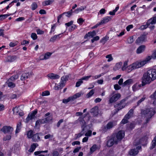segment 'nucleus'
<instances>
[{
    "instance_id": "obj_1",
    "label": "nucleus",
    "mask_w": 156,
    "mask_h": 156,
    "mask_svg": "<svg viewBox=\"0 0 156 156\" xmlns=\"http://www.w3.org/2000/svg\"><path fill=\"white\" fill-rule=\"evenodd\" d=\"M151 59V57L148 56L143 60L136 61L128 66V61H125L124 62L122 66V71H124L126 69L128 73H129L133 70L140 68L143 66L148 63Z\"/></svg>"
},
{
    "instance_id": "obj_2",
    "label": "nucleus",
    "mask_w": 156,
    "mask_h": 156,
    "mask_svg": "<svg viewBox=\"0 0 156 156\" xmlns=\"http://www.w3.org/2000/svg\"><path fill=\"white\" fill-rule=\"evenodd\" d=\"M143 83H149L152 81L156 79V69H151L144 73L142 77Z\"/></svg>"
},
{
    "instance_id": "obj_3",
    "label": "nucleus",
    "mask_w": 156,
    "mask_h": 156,
    "mask_svg": "<svg viewBox=\"0 0 156 156\" xmlns=\"http://www.w3.org/2000/svg\"><path fill=\"white\" fill-rule=\"evenodd\" d=\"M115 92H113L110 94L108 100V103L112 104L116 101L121 96V94L119 93L114 94Z\"/></svg>"
},
{
    "instance_id": "obj_4",
    "label": "nucleus",
    "mask_w": 156,
    "mask_h": 156,
    "mask_svg": "<svg viewBox=\"0 0 156 156\" xmlns=\"http://www.w3.org/2000/svg\"><path fill=\"white\" fill-rule=\"evenodd\" d=\"M156 112L152 108H147L142 112L143 115L149 118H151Z\"/></svg>"
},
{
    "instance_id": "obj_5",
    "label": "nucleus",
    "mask_w": 156,
    "mask_h": 156,
    "mask_svg": "<svg viewBox=\"0 0 156 156\" xmlns=\"http://www.w3.org/2000/svg\"><path fill=\"white\" fill-rule=\"evenodd\" d=\"M125 100H121L119 103L115 105L114 107L115 108H117L115 109V114L119 110H121L125 107L126 106V104L125 103Z\"/></svg>"
},
{
    "instance_id": "obj_6",
    "label": "nucleus",
    "mask_w": 156,
    "mask_h": 156,
    "mask_svg": "<svg viewBox=\"0 0 156 156\" xmlns=\"http://www.w3.org/2000/svg\"><path fill=\"white\" fill-rule=\"evenodd\" d=\"M13 130V128L10 126H4L1 129V131L4 133H9L12 134Z\"/></svg>"
},
{
    "instance_id": "obj_7",
    "label": "nucleus",
    "mask_w": 156,
    "mask_h": 156,
    "mask_svg": "<svg viewBox=\"0 0 156 156\" xmlns=\"http://www.w3.org/2000/svg\"><path fill=\"white\" fill-rule=\"evenodd\" d=\"M117 125V121H115L109 122L104 126V131H106L112 128Z\"/></svg>"
},
{
    "instance_id": "obj_8",
    "label": "nucleus",
    "mask_w": 156,
    "mask_h": 156,
    "mask_svg": "<svg viewBox=\"0 0 156 156\" xmlns=\"http://www.w3.org/2000/svg\"><path fill=\"white\" fill-rule=\"evenodd\" d=\"M37 112V110L35 109L31 113H29L26 119V122H28L30 120L34 119L36 118L35 115Z\"/></svg>"
},
{
    "instance_id": "obj_9",
    "label": "nucleus",
    "mask_w": 156,
    "mask_h": 156,
    "mask_svg": "<svg viewBox=\"0 0 156 156\" xmlns=\"http://www.w3.org/2000/svg\"><path fill=\"white\" fill-rule=\"evenodd\" d=\"M125 132L123 130H120L117 133L115 137H114L115 139L118 141L121 140L124 136Z\"/></svg>"
},
{
    "instance_id": "obj_10",
    "label": "nucleus",
    "mask_w": 156,
    "mask_h": 156,
    "mask_svg": "<svg viewBox=\"0 0 156 156\" xmlns=\"http://www.w3.org/2000/svg\"><path fill=\"white\" fill-rule=\"evenodd\" d=\"M70 77V75H66L61 77V81L59 83V85L62 87L65 86L66 81L68 80Z\"/></svg>"
},
{
    "instance_id": "obj_11",
    "label": "nucleus",
    "mask_w": 156,
    "mask_h": 156,
    "mask_svg": "<svg viewBox=\"0 0 156 156\" xmlns=\"http://www.w3.org/2000/svg\"><path fill=\"white\" fill-rule=\"evenodd\" d=\"M84 117H83L82 116L80 117L78 119V120H76L75 122H76V123H77V122L78 121H79L81 125L82 129L83 128L84 129H85V128L86 127V123L84 120Z\"/></svg>"
},
{
    "instance_id": "obj_12",
    "label": "nucleus",
    "mask_w": 156,
    "mask_h": 156,
    "mask_svg": "<svg viewBox=\"0 0 156 156\" xmlns=\"http://www.w3.org/2000/svg\"><path fill=\"white\" fill-rule=\"evenodd\" d=\"M90 112L94 116H97L98 114V107L97 106H94L91 109Z\"/></svg>"
},
{
    "instance_id": "obj_13",
    "label": "nucleus",
    "mask_w": 156,
    "mask_h": 156,
    "mask_svg": "<svg viewBox=\"0 0 156 156\" xmlns=\"http://www.w3.org/2000/svg\"><path fill=\"white\" fill-rule=\"evenodd\" d=\"M118 142L117 140L114 137H113L110 139L108 141L107 145L108 147H110L113 145L114 143L117 144Z\"/></svg>"
},
{
    "instance_id": "obj_14",
    "label": "nucleus",
    "mask_w": 156,
    "mask_h": 156,
    "mask_svg": "<svg viewBox=\"0 0 156 156\" xmlns=\"http://www.w3.org/2000/svg\"><path fill=\"white\" fill-rule=\"evenodd\" d=\"M47 76L50 79L52 80L58 79L60 77V76L58 75L53 73H51L48 74Z\"/></svg>"
},
{
    "instance_id": "obj_15",
    "label": "nucleus",
    "mask_w": 156,
    "mask_h": 156,
    "mask_svg": "<svg viewBox=\"0 0 156 156\" xmlns=\"http://www.w3.org/2000/svg\"><path fill=\"white\" fill-rule=\"evenodd\" d=\"M112 19V18L111 17L109 16H106L105 18H104L101 21L100 24L101 25H102L104 24H105L110 20Z\"/></svg>"
},
{
    "instance_id": "obj_16",
    "label": "nucleus",
    "mask_w": 156,
    "mask_h": 156,
    "mask_svg": "<svg viewBox=\"0 0 156 156\" xmlns=\"http://www.w3.org/2000/svg\"><path fill=\"white\" fill-rule=\"evenodd\" d=\"M145 46L144 45H142L139 46L136 50V52L137 54H140L143 52L145 49Z\"/></svg>"
},
{
    "instance_id": "obj_17",
    "label": "nucleus",
    "mask_w": 156,
    "mask_h": 156,
    "mask_svg": "<svg viewBox=\"0 0 156 156\" xmlns=\"http://www.w3.org/2000/svg\"><path fill=\"white\" fill-rule=\"evenodd\" d=\"M31 139L33 142H37L40 140V138L38 134L36 133L33 135Z\"/></svg>"
},
{
    "instance_id": "obj_18",
    "label": "nucleus",
    "mask_w": 156,
    "mask_h": 156,
    "mask_svg": "<svg viewBox=\"0 0 156 156\" xmlns=\"http://www.w3.org/2000/svg\"><path fill=\"white\" fill-rule=\"evenodd\" d=\"M145 39V36L144 35H142L139 37L136 40V42L137 44L142 43L143 42Z\"/></svg>"
},
{
    "instance_id": "obj_19",
    "label": "nucleus",
    "mask_w": 156,
    "mask_h": 156,
    "mask_svg": "<svg viewBox=\"0 0 156 156\" xmlns=\"http://www.w3.org/2000/svg\"><path fill=\"white\" fill-rule=\"evenodd\" d=\"M16 58L15 56H8L5 61L6 62H12L15 61Z\"/></svg>"
},
{
    "instance_id": "obj_20",
    "label": "nucleus",
    "mask_w": 156,
    "mask_h": 156,
    "mask_svg": "<svg viewBox=\"0 0 156 156\" xmlns=\"http://www.w3.org/2000/svg\"><path fill=\"white\" fill-rule=\"evenodd\" d=\"M138 151L135 149L131 150L129 152V154L130 155L134 156L138 153Z\"/></svg>"
},
{
    "instance_id": "obj_21",
    "label": "nucleus",
    "mask_w": 156,
    "mask_h": 156,
    "mask_svg": "<svg viewBox=\"0 0 156 156\" xmlns=\"http://www.w3.org/2000/svg\"><path fill=\"white\" fill-rule=\"evenodd\" d=\"M133 83V80L130 79L127 80L123 84V87H124L126 86L129 85Z\"/></svg>"
},
{
    "instance_id": "obj_22",
    "label": "nucleus",
    "mask_w": 156,
    "mask_h": 156,
    "mask_svg": "<svg viewBox=\"0 0 156 156\" xmlns=\"http://www.w3.org/2000/svg\"><path fill=\"white\" fill-rule=\"evenodd\" d=\"M54 2V0H48L45 1L42 3V5L43 6H45L48 5H50Z\"/></svg>"
},
{
    "instance_id": "obj_23",
    "label": "nucleus",
    "mask_w": 156,
    "mask_h": 156,
    "mask_svg": "<svg viewBox=\"0 0 156 156\" xmlns=\"http://www.w3.org/2000/svg\"><path fill=\"white\" fill-rule=\"evenodd\" d=\"M63 14H66V16L68 17H69L72 15L69 12H64L58 17V23H59V20L62 17V16Z\"/></svg>"
},
{
    "instance_id": "obj_24",
    "label": "nucleus",
    "mask_w": 156,
    "mask_h": 156,
    "mask_svg": "<svg viewBox=\"0 0 156 156\" xmlns=\"http://www.w3.org/2000/svg\"><path fill=\"white\" fill-rule=\"evenodd\" d=\"M37 146H38L37 144L36 143L33 144L31 145L30 148L28 150V151L30 152H33Z\"/></svg>"
},
{
    "instance_id": "obj_25",
    "label": "nucleus",
    "mask_w": 156,
    "mask_h": 156,
    "mask_svg": "<svg viewBox=\"0 0 156 156\" xmlns=\"http://www.w3.org/2000/svg\"><path fill=\"white\" fill-rule=\"evenodd\" d=\"M52 53L50 52H47L44 55L43 58H41V60H46L50 57Z\"/></svg>"
},
{
    "instance_id": "obj_26",
    "label": "nucleus",
    "mask_w": 156,
    "mask_h": 156,
    "mask_svg": "<svg viewBox=\"0 0 156 156\" xmlns=\"http://www.w3.org/2000/svg\"><path fill=\"white\" fill-rule=\"evenodd\" d=\"M85 129L83 128V129H82V131L80 133H79L78 134H76L75 136H76V139H78L81 136H82L83 135L84 133V131Z\"/></svg>"
},
{
    "instance_id": "obj_27",
    "label": "nucleus",
    "mask_w": 156,
    "mask_h": 156,
    "mask_svg": "<svg viewBox=\"0 0 156 156\" xmlns=\"http://www.w3.org/2000/svg\"><path fill=\"white\" fill-rule=\"evenodd\" d=\"M122 62H119L117 63L114 68V69L115 70H118L120 69L122 67Z\"/></svg>"
},
{
    "instance_id": "obj_28",
    "label": "nucleus",
    "mask_w": 156,
    "mask_h": 156,
    "mask_svg": "<svg viewBox=\"0 0 156 156\" xmlns=\"http://www.w3.org/2000/svg\"><path fill=\"white\" fill-rule=\"evenodd\" d=\"M45 123H48L52 121L53 118L52 116L46 117L45 118L43 119Z\"/></svg>"
},
{
    "instance_id": "obj_29",
    "label": "nucleus",
    "mask_w": 156,
    "mask_h": 156,
    "mask_svg": "<svg viewBox=\"0 0 156 156\" xmlns=\"http://www.w3.org/2000/svg\"><path fill=\"white\" fill-rule=\"evenodd\" d=\"M28 76L29 74L28 73H23L21 76V80L22 81H24L25 80L27 79Z\"/></svg>"
},
{
    "instance_id": "obj_30",
    "label": "nucleus",
    "mask_w": 156,
    "mask_h": 156,
    "mask_svg": "<svg viewBox=\"0 0 156 156\" xmlns=\"http://www.w3.org/2000/svg\"><path fill=\"white\" fill-rule=\"evenodd\" d=\"M21 122H19L17 124L16 126V129L15 131L16 134L17 133L20 132L21 129Z\"/></svg>"
},
{
    "instance_id": "obj_31",
    "label": "nucleus",
    "mask_w": 156,
    "mask_h": 156,
    "mask_svg": "<svg viewBox=\"0 0 156 156\" xmlns=\"http://www.w3.org/2000/svg\"><path fill=\"white\" fill-rule=\"evenodd\" d=\"M86 8V6H81L79 8H77L75 10L74 12L76 13H78L79 12L83 10Z\"/></svg>"
},
{
    "instance_id": "obj_32",
    "label": "nucleus",
    "mask_w": 156,
    "mask_h": 156,
    "mask_svg": "<svg viewBox=\"0 0 156 156\" xmlns=\"http://www.w3.org/2000/svg\"><path fill=\"white\" fill-rule=\"evenodd\" d=\"M150 20V19L147 22V24L146 25H142V26H141L140 27V29L141 30H144L145 29H146L147 27H148V26L150 25V24H155V23H148V22H149V21Z\"/></svg>"
},
{
    "instance_id": "obj_33",
    "label": "nucleus",
    "mask_w": 156,
    "mask_h": 156,
    "mask_svg": "<svg viewBox=\"0 0 156 156\" xmlns=\"http://www.w3.org/2000/svg\"><path fill=\"white\" fill-rule=\"evenodd\" d=\"M60 35L61 34H59L58 35H55L51 37L50 40V41L52 42L55 41L56 39L59 38L60 37H59Z\"/></svg>"
},
{
    "instance_id": "obj_34",
    "label": "nucleus",
    "mask_w": 156,
    "mask_h": 156,
    "mask_svg": "<svg viewBox=\"0 0 156 156\" xmlns=\"http://www.w3.org/2000/svg\"><path fill=\"white\" fill-rule=\"evenodd\" d=\"M45 123L43 119H39L37 120L36 122V126L40 125L41 124Z\"/></svg>"
},
{
    "instance_id": "obj_35",
    "label": "nucleus",
    "mask_w": 156,
    "mask_h": 156,
    "mask_svg": "<svg viewBox=\"0 0 156 156\" xmlns=\"http://www.w3.org/2000/svg\"><path fill=\"white\" fill-rule=\"evenodd\" d=\"M133 109H131L129 110L127 114L126 115L130 118L133 115Z\"/></svg>"
},
{
    "instance_id": "obj_36",
    "label": "nucleus",
    "mask_w": 156,
    "mask_h": 156,
    "mask_svg": "<svg viewBox=\"0 0 156 156\" xmlns=\"http://www.w3.org/2000/svg\"><path fill=\"white\" fill-rule=\"evenodd\" d=\"M142 139H140L139 138H137L136 139L133 143V144L134 145L136 146L139 144L140 143H142Z\"/></svg>"
},
{
    "instance_id": "obj_37",
    "label": "nucleus",
    "mask_w": 156,
    "mask_h": 156,
    "mask_svg": "<svg viewBox=\"0 0 156 156\" xmlns=\"http://www.w3.org/2000/svg\"><path fill=\"white\" fill-rule=\"evenodd\" d=\"M12 134L6 135L4 136L3 138V140L4 141L9 140H11L12 137Z\"/></svg>"
},
{
    "instance_id": "obj_38",
    "label": "nucleus",
    "mask_w": 156,
    "mask_h": 156,
    "mask_svg": "<svg viewBox=\"0 0 156 156\" xmlns=\"http://www.w3.org/2000/svg\"><path fill=\"white\" fill-rule=\"evenodd\" d=\"M97 149V146L96 144L93 145L90 148V154H92Z\"/></svg>"
},
{
    "instance_id": "obj_39",
    "label": "nucleus",
    "mask_w": 156,
    "mask_h": 156,
    "mask_svg": "<svg viewBox=\"0 0 156 156\" xmlns=\"http://www.w3.org/2000/svg\"><path fill=\"white\" fill-rule=\"evenodd\" d=\"M109 37L107 36H105L103 37L100 41L101 43L104 44L106 41L108 40Z\"/></svg>"
},
{
    "instance_id": "obj_40",
    "label": "nucleus",
    "mask_w": 156,
    "mask_h": 156,
    "mask_svg": "<svg viewBox=\"0 0 156 156\" xmlns=\"http://www.w3.org/2000/svg\"><path fill=\"white\" fill-rule=\"evenodd\" d=\"M27 135L29 138H32L34 135L33 131L31 130L27 132Z\"/></svg>"
},
{
    "instance_id": "obj_41",
    "label": "nucleus",
    "mask_w": 156,
    "mask_h": 156,
    "mask_svg": "<svg viewBox=\"0 0 156 156\" xmlns=\"http://www.w3.org/2000/svg\"><path fill=\"white\" fill-rule=\"evenodd\" d=\"M73 100L71 97H70L68 98L67 99H64L63 100L62 102L65 104H66L68 102H69L70 101H73Z\"/></svg>"
},
{
    "instance_id": "obj_42",
    "label": "nucleus",
    "mask_w": 156,
    "mask_h": 156,
    "mask_svg": "<svg viewBox=\"0 0 156 156\" xmlns=\"http://www.w3.org/2000/svg\"><path fill=\"white\" fill-rule=\"evenodd\" d=\"M94 93V89H92L86 95L87 98H89L92 96Z\"/></svg>"
},
{
    "instance_id": "obj_43",
    "label": "nucleus",
    "mask_w": 156,
    "mask_h": 156,
    "mask_svg": "<svg viewBox=\"0 0 156 156\" xmlns=\"http://www.w3.org/2000/svg\"><path fill=\"white\" fill-rule=\"evenodd\" d=\"M10 80H9V81L7 82V84L8 86L11 88L14 87L15 86V84L14 83H13L10 81Z\"/></svg>"
},
{
    "instance_id": "obj_44",
    "label": "nucleus",
    "mask_w": 156,
    "mask_h": 156,
    "mask_svg": "<svg viewBox=\"0 0 156 156\" xmlns=\"http://www.w3.org/2000/svg\"><path fill=\"white\" fill-rule=\"evenodd\" d=\"M148 23H156V16L150 19Z\"/></svg>"
},
{
    "instance_id": "obj_45",
    "label": "nucleus",
    "mask_w": 156,
    "mask_h": 156,
    "mask_svg": "<svg viewBox=\"0 0 156 156\" xmlns=\"http://www.w3.org/2000/svg\"><path fill=\"white\" fill-rule=\"evenodd\" d=\"M81 93H78L76 94H75L73 96H71V97H72L73 101H74V100H75L77 98H79L81 96Z\"/></svg>"
},
{
    "instance_id": "obj_46",
    "label": "nucleus",
    "mask_w": 156,
    "mask_h": 156,
    "mask_svg": "<svg viewBox=\"0 0 156 156\" xmlns=\"http://www.w3.org/2000/svg\"><path fill=\"white\" fill-rule=\"evenodd\" d=\"M129 119V118L125 115L121 123L123 124L127 123L128 122V119Z\"/></svg>"
},
{
    "instance_id": "obj_47",
    "label": "nucleus",
    "mask_w": 156,
    "mask_h": 156,
    "mask_svg": "<svg viewBox=\"0 0 156 156\" xmlns=\"http://www.w3.org/2000/svg\"><path fill=\"white\" fill-rule=\"evenodd\" d=\"M19 77V75L18 74H16L15 75L13 76H11L10 78L9 79V80H11V81H14L15 80L17 79Z\"/></svg>"
},
{
    "instance_id": "obj_48",
    "label": "nucleus",
    "mask_w": 156,
    "mask_h": 156,
    "mask_svg": "<svg viewBox=\"0 0 156 156\" xmlns=\"http://www.w3.org/2000/svg\"><path fill=\"white\" fill-rule=\"evenodd\" d=\"M106 58H108V62H110L111 61H112L113 60V58L112 56V55L111 54H109L107 55L106 57Z\"/></svg>"
},
{
    "instance_id": "obj_49",
    "label": "nucleus",
    "mask_w": 156,
    "mask_h": 156,
    "mask_svg": "<svg viewBox=\"0 0 156 156\" xmlns=\"http://www.w3.org/2000/svg\"><path fill=\"white\" fill-rule=\"evenodd\" d=\"M88 37H92L96 35V33L95 31L92 32H89L88 33Z\"/></svg>"
},
{
    "instance_id": "obj_50",
    "label": "nucleus",
    "mask_w": 156,
    "mask_h": 156,
    "mask_svg": "<svg viewBox=\"0 0 156 156\" xmlns=\"http://www.w3.org/2000/svg\"><path fill=\"white\" fill-rule=\"evenodd\" d=\"M139 85H138L136 84L134 85L132 87L133 90V91H135L139 89Z\"/></svg>"
},
{
    "instance_id": "obj_51",
    "label": "nucleus",
    "mask_w": 156,
    "mask_h": 156,
    "mask_svg": "<svg viewBox=\"0 0 156 156\" xmlns=\"http://www.w3.org/2000/svg\"><path fill=\"white\" fill-rule=\"evenodd\" d=\"M31 37L34 40H35L37 38V36L35 33H32L31 35Z\"/></svg>"
},
{
    "instance_id": "obj_52",
    "label": "nucleus",
    "mask_w": 156,
    "mask_h": 156,
    "mask_svg": "<svg viewBox=\"0 0 156 156\" xmlns=\"http://www.w3.org/2000/svg\"><path fill=\"white\" fill-rule=\"evenodd\" d=\"M9 15L8 14H5V15H0V20H2L6 18H7L8 16H9Z\"/></svg>"
},
{
    "instance_id": "obj_53",
    "label": "nucleus",
    "mask_w": 156,
    "mask_h": 156,
    "mask_svg": "<svg viewBox=\"0 0 156 156\" xmlns=\"http://www.w3.org/2000/svg\"><path fill=\"white\" fill-rule=\"evenodd\" d=\"M83 83V81L81 79H80L76 83V86L77 87H78Z\"/></svg>"
},
{
    "instance_id": "obj_54",
    "label": "nucleus",
    "mask_w": 156,
    "mask_h": 156,
    "mask_svg": "<svg viewBox=\"0 0 156 156\" xmlns=\"http://www.w3.org/2000/svg\"><path fill=\"white\" fill-rule=\"evenodd\" d=\"M48 152V150H46L44 151H36L34 153L35 155H36L40 154L42 153H47Z\"/></svg>"
},
{
    "instance_id": "obj_55",
    "label": "nucleus",
    "mask_w": 156,
    "mask_h": 156,
    "mask_svg": "<svg viewBox=\"0 0 156 156\" xmlns=\"http://www.w3.org/2000/svg\"><path fill=\"white\" fill-rule=\"evenodd\" d=\"M84 20L82 18H80L78 19L77 20V23L79 24L80 25H81L82 24L83 22H84Z\"/></svg>"
},
{
    "instance_id": "obj_56",
    "label": "nucleus",
    "mask_w": 156,
    "mask_h": 156,
    "mask_svg": "<svg viewBox=\"0 0 156 156\" xmlns=\"http://www.w3.org/2000/svg\"><path fill=\"white\" fill-rule=\"evenodd\" d=\"M156 145V136L154 137V140L152 141L151 149L153 148Z\"/></svg>"
},
{
    "instance_id": "obj_57",
    "label": "nucleus",
    "mask_w": 156,
    "mask_h": 156,
    "mask_svg": "<svg viewBox=\"0 0 156 156\" xmlns=\"http://www.w3.org/2000/svg\"><path fill=\"white\" fill-rule=\"evenodd\" d=\"M50 92L48 90H46L44 92H43L42 94V96H45L48 95L50 94Z\"/></svg>"
},
{
    "instance_id": "obj_58",
    "label": "nucleus",
    "mask_w": 156,
    "mask_h": 156,
    "mask_svg": "<svg viewBox=\"0 0 156 156\" xmlns=\"http://www.w3.org/2000/svg\"><path fill=\"white\" fill-rule=\"evenodd\" d=\"M32 9L33 10H35L37 7V5L35 3H33L31 5Z\"/></svg>"
},
{
    "instance_id": "obj_59",
    "label": "nucleus",
    "mask_w": 156,
    "mask_h": 156,
    "mask_svg": "<svg viewBox=\"0 0 156 156\" xmlns=\"http://www.w3.org/2000/svg\"><path fill=\"white\" fill-rule=\"evenodd\" d=\"M91 77V76L90 75L85 76L82 77L81 79L82 80H85L86 81L88 80Z\"/></svg>"
},
{
    "instance_id": "obj_60",
    "label": "nucleus",
    "mask_w": 156,
    "mask_h": 156,
    "mask_svg": "<svg viewBox=\"0 0 156 156\" xmlns=\"http://www.w3.org/2000/svg\"><path fill=\"white\" fill-rule=\"evenodd\" d=\"M134 40L132 37H130L127 39V41L129 43L131 44L133 43Z\"/></svg>"
},
{
    "instance_id": "obj_61",
    "label": "nucleus",
    "mask_w": 156,
    "mask_h": 156,
    "mask_svg": "<svg viewBox=\"0 0 156 156\" xmlns=\"http://www.w3.org/2000/svg\"><path fill=\"white\" fill-rule=\"evenodd\" d=\"M99 37L98 36H96L94 37L93 38L91 39V42L93 43L94 41H98L99 40Z\"/></svg>"
},
{
    "instance_id": "obj_62",
    "label": "nucleus",
    "mask_w": 156,
    "mask_h": 156,
    "mask_svg": "<svg viewBox=\"0 0 156 156\" xmlns=\"http://www.w3.org/2000/svg\"><path fill=\"white\" fill-rule=\"evenodd\" d=\"M92 131L91 130H89L85 133V135L86 136H90L92 134Z\"/></svg>"
},
{
    "instance_id": "obj_63",
    "label": "nucleus",
    "mask_w": 156,
    "mask_h": 156,
    "mask_svg": "<svg viewBox=\"0 0 156 156\" xmlns=\"http://www.w3.org/2000/svg\"><path fill=\"white\" fill-rule=\"evenodd\" d=\"M114 88L115 90H118L121 88V87L118 84H115L114 85Z\"/></svg>"
},
{
    "instance_id": "obj_64",
    "label": "nucleus",
    "mask_w": 156,
    "mask_h": 156,
    "mask_svg": "<svg viewBox=\"0 0 156 156\" xmlns=\"http://www.w3.org/2000/svg\"><path fill=\"white\" fill-rule=\"evenodd\" d=\"M151 98L153 99L156 100V90L154 93L150 96Z\"/></svg>"
}]
</instances>
